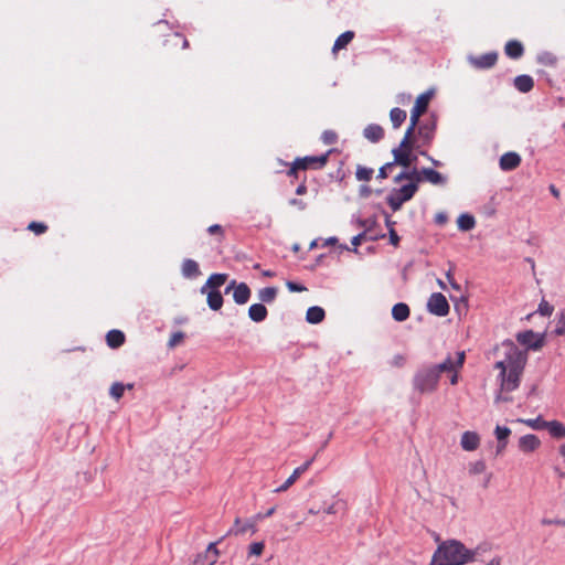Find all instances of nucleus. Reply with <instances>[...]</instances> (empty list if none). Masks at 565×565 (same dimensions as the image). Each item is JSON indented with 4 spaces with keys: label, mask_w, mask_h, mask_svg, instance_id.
Returning a JSON list of instances; mask_svg holds the SVG:
<instances>
[{
    "label": "nucleus",
    "mask_w": 565,
    "mask_h": 565,
    "mask_svg": "<svg viewBox=\"0 0 565 565\" xmlns=\"http://www.w3.org/2000/svg\"><path fill=\"white\" fill-rule=\"evenodd\" d=\"M501 359L494 364L499 371L498 380L500 383V393L495 402H509L510 398L503 393L515 391L521 383V376L527 363V351L521 350L511 340L503 341L498 348Z\"/></svg>",
    "instance_id": "nucleus-1"
},
{
    "label": "nucleus",
    "mask_w": 565,
    "mask_h": 565,
    "mask_svg": "<svg viewBox=\"0 0 565 565\" xmlns=\"http://www.w3.org/2000/svg\"><path fill=\"white\" fill-rule=\"evenodd\" d=\"M487 550L486 545H479L475 550H469L460 541L447 540L438 545L433 554V558L441 565H465L476 561Z\"/></svg>",
    "instance_id": "nucleus-2"
},
{
    "label": "nucleus",
    "mask_w": 565,
    "mask_h": 565,
    "mask_svg": "<svg viewBox=\"0 0 565 565\" xmlns=\"http://www.w3.org/2000/svg\"><path fill=\"white\" fill-rule=\"evenodd\" d=\"M438 370L426 365L417 370L413 377V387L420 394H429L437 390L439 382Z\"/></svg>",
    "instance_id": "nucleus-3"
},
{
    "label": "nucleus",
    "mask_w": 565,
    "mask_h": 565,
    "mask_svg": "<svg viewBox=\"0 0 565 565\" xmlns=\"http://www.w3.org/2000/svg\"><path fill=\"white\" fill-rule=\"evenodd\" d=\"M416 182H408L401 188L393 189L386 198V202L390 207L396 212L401 210L403 204L409 201L417 192Z\"/></svg>",
    "instance_id": "nucleus-4"
},
{
    "label": "nucleus",
    "mask_w": 565,
    "mask_h": 565,
    "mask_svg": "<svg viewBox=\"0 0 565 565\" xmlns=\"http://www.w3.org/2000/svg\"><path fill=\"white\" fill-rule=\"evenodd\" d=\"M419 146H415L414 139H408L406 145L403 146V140L401 141L397 148H394L392 153L394 156V164H399L404 168H409L417 159L416 156L412 154L414 148H418Z\"/></svg>",
    "instance_id": "nucleus-5"
},
{
    "label": "nucleus",
    "mask_w": 565,
    "mask_h": 565,
    "mask_svg": "<svg viewBox=\"0 0 565 565\" xmlns=\"http://www.w3.org/2000/svg\"><path fill=\"white\" fill-rule=\"evenodd\" d=\"M427 309L435 316L445 317L449 312V305L443 294L434 292L427 301Z\"/></svg>",
    "instance_id": "nucleus-6"
},
{
    "label": "nucleus",
    "mask_w": 565,
    "mask_h": 565,
    "mask_svg": "<svg viewBox=\"0 0 565 565\" xmlns=\"http://www.w3.org/2000/svg\"><path fill=\"white\" fill-rule=\"evenodd\" d=\"M516 340L520 344L534 351L540 350L544 343V337L542 334L535 333L532 330L519 332L516 334Z\"/></svg>",
    "instance_id": "nucleus-7"
},
{
    "label": "nucleus",
    "mask_w": 565,
    "mask_h": 565,
    "mask_svg": "<svg viewBox=\"0 0 565 565\" xmlns=\"http://www.w3.org/2000/svg\"><path fill=\"white\" fill-rule=\"evenodd\" d=\"M465 352L460 351L456 353V356H447L445 361L439 364L431 365L435 370H438V374L440 375L443 372H451L456 370H460L465 363Z\"/></svg>",
    "instance_id": "nucleus-8"
},
{
    "label": "nucleus",
    "mask_w": 565,
    "mask_h": 565,
    "mask_svg": "<svg viewBox=\"0 0 565 565\" xmlns=\"http://www.w3.org/2000/svg\"><path fill=\"white\" fill-rule=\"evenodd\" d=\"M231 290H233V299L237 305H245L250 298V289L245 282L237 284L235 280H232L225 288V294H228Z\"/></svg>",
    "instance_id": "nucleus-9"
},
{
    "label": "nucleus",
    "mask_w": 565,
    "mask_h": 565,
    "mask_svg": "<svg viewBox=\"0 0 565 565\" xmlns=\"http://www.w3.org/2000/svg\"><path fill=\"white\" fill-rule=\"evenodd\" d=\"M328 156H329V152L321 154V156H311V157H305L302 159H297L294 162L291 172H294L295 170H298V169L305 170L309 167L322 168L326 166V163L328 161Z\"/></svg>",
    "instance_id": "nucleus-10"
},
{
    "label": "nucleus",
    "mask_w": 565,
    "mask_h": 565,
    "mask_svg": "<svg viewBox=\"0 0 565 565\" xmlns=\"http://www.w3.org/2000/svg\"><path fill=\"white\" fill-rule=\"evenodd\" d=\"M436 121L434 118L423 121L417 128L418 138L422 140V146H428L435 136Z\"/></svg>",
    "instance_id": "nucleus-11"
},
{
    "label": "nucleus",
    "mask_w": 565,
    "mask_h": 565,
    "mask_svg": "<svg viewBox=\"0 0 565 565\" xmlns=\"http://www.w3.org/2000/svg\"><path fill=\"white\" fill-rule=\"evenodd\" d=\"M541 447V440L536 435L526 434L519 438L518 449L523 454H531Z\"/></svg>",
    "instance_id": "nucleus-12"
},
{
    "label": "nucleus",
    "mask_w": 565,
    "mask_h": 565,
    "mask_svg": "<svg viewBox=\"0 0 565 565\" xmlns=\"http://www.w3.org/2000/svg\"><path fill=\"white\" fill-rule=\"evenodd\" d=\"M312 462H313V458L309 459L303 465L297 467L294 470V472L286 479V481L281 486L276 488L274 491L276 493H281V492L287 491L298 480V478L309 469V467L311 466Z\"/></svg>",
    "instance_id": "nucleus-13"
},
{
    "label": "nucleus",
    "mask_w": 565,
    "mask_h": 565,
    "mask_svg": "<svg viewBox=\"0 0 565 565\" xmlns=\"http://www.w3.org/2000/svg\"><path fill=\"white\" fill-rule=\"evenodd\" d=\"M498 58V54L495 52H489L480 56H469V63L476 68H490L492 67Z\"/></svg>",
    "instance_id": "nucleus-14"
},
{
    "label": "nucleus",
    "mask_w": 565,
    "mask_h": 565,
    "mask_svg": "<svg viewBox=\"0 0 565 565\" xmlns=\"http://www.w3.org/2000/svg\"><path fill=\"white\" fill-rule=\"evenodd\" d=\"M511 429L507 426H501V425H497L495 428H494V437L497 439V448H495V451H497V455H501L507 446H508V443H509V437L511 436Z\"/></svg>",
    "instance_id": "nucleus-15"
},
{
    "label": "nucleus",
    "mask_w": 565,
    "mask_h": 565,
    "mask_svg": "<svg viewBox=\"0 0 565 565\" xmlns=\"http://www.w3.org/2000/svg\"><path fill=\"white\" fill-rule=\"evenodd\" d=\"M460 446L466 451H475L480 446V436L476 431L467 430L461 435Z\"/></svg>",
    "instance_id": "nucleus-16"
},
{
    "label": "nucleus",
    "mask_w": 565,
    "mask_h": 565,
    "mask_svg": "<svg viewBox=\"0 0 565 565\" xmlns=\"http://www.w3.org/2000/svg\"><path fill=\"white\" fill-rule=\"evenodd\" d=\"M521 163V157L516 152H507L500 158V168L503 171L516 169Z\"/></svg>",
    "instance_id": "nucleus-17"
},
{
    "label": "nucleus",
    "mask_w": 565,
    "mask_h": 565,
    "mask_svg": "<svg viewBox=\"0 0 565 565\" xmlns=\"http://www.w3.org/2000/svg\"><path fill=\"white\" fill-rule=\"evenodd\" d=\"M227 279L226 274H213L209 277L205 285L201 287V292L205 294L209 290H218Z\"/></svg>",
    "instance_id": "nucleus-18"
},
{
    "label": "nucleus",
    "mask_w": 565,
    "mask_h": 565,
    "mask_svg": "<svg viewBox=\"0 0 565 565\" xmlns=\"http://www.w3.org/2000/svg\"><path fill=\"white\" fill-rule=\"evenodd\" d=\"M403 180H407L408 182H416V185L418 186V184L423 181L422 170H417L416 168L412 170H404L394 178L395 183H398Z\"/></svg>",
    "instance_id": "nucleus-19"
},
{
    "label": "nucleus",
    "mask_w": 565,
    "mask_h": 565,
    "mask_svg": "<svg viewBox=\"0 0 565 565\" xmlns=\"http://www.w3.org/2000/svg\"><path fill=\"white\" fill-rule=\"evenodd\" d=\"M423 181H427L434 185H440L446 183V178L438 171L431 168H423Z\"/></svg>",
    "instance_id": "nucleus-20"
},
{
    "label": "nucleus",
    "mask_w": 565,
    "mask_h": 565,
    "mask_svg": "<svg viewBox=\"0 0 565 565\" xmlns=\"http://www.w3.org/2000/svg\"><path fill=\"white\" fill-rule=\"evenodd\" d=\"M363 136L371 142H377L384 137V130L380 125L371 124L364 128Z\"/></svg>",
    "instance_id": "nucleus-21"
},
{
    "label": "nucleus",
    "mask_w": 565,
    "mask_h": 565,
    "mask_svg": "<svg viewBox=\"0 0 565 565\" xmlns=\"http://www.w3.org/2000/svg\"><path fill=\"white\" fill-rule=\"evenodd\" d=\"M431 97H433V92H430V90L420 94L416 98L415 105L413 106L412 110L423 115L427 110Z\"/></svg>",
    "instance_id": "nucleus-22"
},
{
    "label": "nucleus",
    "mask_w": 565,
    "mask_h": 565,
    "mask_svg": "<svg viewBox=\"0 0 565 565\" xmlns=\"http://www.w3.org/2000/svg\"><path fill=\"white\" fill-rule=\"evenodd\" d=\"M420 116H422V114L411 110L409 126L406 129L405 135L403 137V146L406 145L408 139H414L415 129L418 128V126L420 125L419 124Z\"/></svg>",
    "instance_id": "nucleus-23"
},
{
    "label": "nucleus",
    "mask_w": 565,
    "mask_h": 565,
    "mask_svg": "<svg viewBox=\"0 0 565 565\" xmlns=\"http://www.w3.org/2000/svg\"><path fill=\"white\" fill-rule=\"evenodd\" d=\"M267 313V309L263 303H254L248 309V317L255 322L264 321Z\"/></svg>",
    "instance_id": "nucleus-24"
},
{
    "label": "nucleus",
    "mask_w": 565,
    "mask_h": 565,
    "mask_svg": "<svg viewBox=\"0 0 565 565\" xmlns=\"http://www.w3.org/2000/svg\"><path fill=\"white\" fill-rule=\"evenodd\" d=\"M250 531L252 533L256 532L255 522L248 521L244 524H241V520L237 518L235 520L234 526L228 531V534L239 535Z\"/></svg>",
    "instance_id": "nucleus-25"
},
{
    "label": "nucleus",
    "mask_w": 565,
    "mask_h": 565,
    "mask_svg": "<svg viewBox=\"0 0 565 565\" xmlns=\"http://www.w3.org/2000/svg\"><path fill=\"white\" fill-rule=\"evenodd\" d=\"M205 294L210 309L220 310L223 306V296L220 290H209Z\"/></svg>",
    "instance_id": "nucleus-26"
},
{
    "label": "nucleus",
    "mask_w": 565,
    "mask_h": 565,
    "mask_svg": "<svg viewBox=\"0 0 565 565\" xmlns=\"http://www.w3.org/2000/svg\"><path fill=\"white\" fill-rule=\"evenodd\" d=\"M514 86L521 93H527L533 88L534 82L533 78L529 75H519L514 79Z\"/></svg>",
    "instance_id": "nucleus-27"
},
{
    "label": "nucleus",
    "mask_w": 565,
    "mask_h": 565,
    "mask_svg": "<svg viewBox=\"0 0 565 565\" xmlns=\"http://www.w3.org/2000/svg\"><path fill=\"white\" fill-rule=\"evenodd\" d=\"M392 317L394 320L402 322L409 317V308L404 302H398L392 308Z\"/></svg>",
    "instance_id": "nucleus-28"
},
{
    "label": "nucleus",
    "mask_w": 565,
    "mask_h": 565,
    "mask_svg": "<svg viewBox=\"0 0 565 565\" xmlns=\"http://www.w3.org/2000/svg\"><path fill=\"white\" fill-rule=\"evenodd\" d=\"M324 319V310L321 307L313 306L307 310L306 320L309 323H320Z\"/></svg>",
    "instance_id": "nucleus-29"
},
{
    "label": "nucleus",
    "mask_w": 565,
    "mask_h": 565,
    "mask_svg": "<svg viewBox=\"0 0 565 565\" xmlns=\"http://www.w3.org/2000/svg\"><path fill=\"white\" fill-rule=\"evenodd\" d=\"M545 429L555 438H565V425L558 420L546 422Z\"/></svg>",
    "instance_id": "nucleus-30"
},
{
    "label": "nucleus",
    "mask_w": 565,
    "mask_h": 565,
    "mask_svg": "<svg viewBox=\"0 0 565 565\" xmlns=\"http://www.w3.org/2000/svg\"><path fill=\"white\" fill-rule=\"evenodd\" d=\"M182 275L186 278H193L200 275L199 265L193 259H185L182 264Z\"/></svg>",
    "instance_id": "nucleus-31"
},
{
    "label": "nucleus",
    "mask_w": 565,
    "mask_h": 565,
    "mask_svg": "<svg viewBox=\"0 0 565 565\" xmlns=\"http://www.w3.org/2000/svg\"><path fill=\"white\" fill-rule=\"evenodd\" d=\"M106 341L110 348H119L125 342V334L119 330H110L106 335Z\"/></svg>",
    "instance_id": "nucleus-32"
},
{
    "label": "nucleus",
    "mask_w": 565,
    "mask_h": 565,
    "mask_svg": "<svg viewBox=\"0 0 565 565\" xmlns=\"http://www.w3.org/2000/svg\"><path fill=\"white\" fill-rule=\"evenodd\" d=\"M406 116H407L406 111L398 107L391 109L390 119H391L393 128L394 129L399 128L401 125L405 121Z\"/></svg>",
    "instance_id": "nucleus-33"
},
{
    "label": "nucleus",
    "mask_w": 565,
    "mask_h": 565,
    "mask_svg": "<svg viewBox=\"0 0 565 565\" xmlns=\"http://www.w3.org/2000/svg\"><path fill=\"white\" fill-rule=\"evenodd\" d=\"M505 54L511 58H519L523 54V46L518 41H509L505 45Z\"/></svg>",
    "instance_id": "nucleus-34"
},
{
    "label": "nucleus",
    "mask_w": 565,
    "mask_h": 565,
    "mask_svg": "<svg viewBox=\"0 0 565 565\" xmlns=\"http://www.w3.org/2000/svg\"><path fill=\"white\" fill-rule=\"evenodd\" d=\"M457 225L461 231H470L475 227L476 221L475 217L470 214H461L457 218Z\"/></svg>",
    "instance_id": "nucleus-35"
},
{
    "label": "nucleus",
    "mask_w": 565,
    "mask_h": 565,
    "mask_svg": "<svg viewBox=\"0 0 565 565\" xmlns=\"http://www.w3.org/2000/svg\"><path fill=\"white\" fill-rule=\"evenodd\" d=\"M354 38V33L352 31H345L335 40L333 44V52L344 49Z\"/></svg>",
    "instance_id": "nucleus-36"
},
{
    "label": "nucleus",
    "mask_w": 565,
    "mask_h": 565,
    "mask_svg": "<svg viewBox=\"0 0 565 565\" xmlns=\"http://www.w3.org/2000/svg\"><path fill=\"white\" fill-rule=\"evenodd\" d=\"M516 422L524 424L527 427L535 429V430L545 429V427H546V420H543L541 416H537L536 418H530V419L518 418Z\"/></svg>",
    "instance_id": "nucleus-37"
},
{
    "label": "nucleus",
    "mask_w": 565,
    "mask_h": 565,
    "mask_svg": "<svg viewBox=\"0 0 565 565\" xmlns=\"http://www.w3.org/2000/svg\"><path fill=\"white\" fill-rule=\"evenodd\" d=\"M277 289L275 287H266L258 291V299L263 302L270 303L276 299Z\"/></svg>",
    "instance_id": "nucleus-38"
},
{
    "label": "nucleus",
    "mask_w": 565,
    "mask_h": 565,
    "mask_svg": "<svg viewBox=\"0 0 565 565\" xmlns=\"http://www.w3.org/2000/svg\"><path fill=\"white\" fill-rule=\"evenodd\" d=\"M126 388L131 390L132 388V384L124 385V384H121L119 382H116V383H114L110 386L109 394L115 399H119L124 395V392H125Z\"/></svg>",
    "instance_id": "nucleus-39"
},
{
    "label": "nucleus",
    "mask_w": 565,
    "mask_h": 565,
    "mask_svg": "<svg viewBox=\"0 0 565 565\" xmlns=\"http://www.w3.org/2000/svg\"><path fill=\"white\" fill-rule=\"evenodd\" d=\"M373 172L374 171L371 168L358 166L355 175H356V179L360 181H370L373 175Z\"/></svg>",
    "instance_id": "nucleus-40"
},
{
    "label": "nucleus",
    "mask_w": 565,
    "mask_h": 565,
    "mask_svg": "<svg viewBox=\"0 0 565 565\" xmlns=\"http://www.w3.org/2000/svg\"><path fill=\"white\" fill-rule=\"evenodd\" d=\"M486 462L483 460H477L469 463L468 470L470 475H481L486 471Z\"/></svg>",
    "instance_id": "nucleus-41"
},
{
    "label": "nucleus",
    "mask_w": 565,
    "mask_h": 565,
    "mask_svg": "<svg viewBox=\"0 0 565 565\" xmlns=\"http://www.w3.org/2000/svg\"><path fill=\"white\" fill-rule=\"evenodd\" d=\"M345 509V502L341 499L333 501L329 507L324 509L327 514H337L339 511Z\"/></svg>",
    "instance_id": "nucleus-42"
},
{
    "label": "nucleus",
    "mask_w": 565,
    "mask_h": 565,
    "mask_svg": "<svg viewBox=\"0 0 565 565\" xmlns=\"http://www.w3.org/2000/svg\"><path fill=\"white\" fill-rule=\"evenodd\" d=\"M554 332L557 335H563L565 333V312H561L557 316V320H556Z\"/></svg>",
    "instance_id": "nucleus-43"
},
{
    "label": "nucleus",
    "mask_w": 565,
    "mask_h": 565,
    "mask_svg": "<svg viewBox=\"0 0 565 565\" xmlns=\"http://www.w3.org/2000/svg\"><path fill=\"white\" fill-rule=\"evenodd\" d=\"M264 543L263 542H255L249 545V555L259 556L262 555L264 551Z\"/></svg>",
    "instance_id": "nucleus-44"
},
{
    "label": "nucleus",
    "mask_w": 565,
    "mask_h": 565,
    "mask_svg": "<svg viewBox=\"0 0 565 565\" xmlns=\"http://www.w3.org/2000/svg\"><path fill=\"white\" fill-rule=\"evenodd\" d=\"M28 228L32 232H34L35 234H42L46 231V225L43 224V223H38V222H31L28 226Z\"/></svg>",
    "instance_id": "nucleus-45"
},
{
    "label": "nucleus",
    "mask_w": 565,
    "mask_h": 565,
    "mask_svg": "<svg viewBox=\"0 0 565 565\" xmlns=\"http://www.w3.org/2000/svg\"><path fill=\"white\" fill-rule=\"evenodd\" d=\"M322 140L327 145H332L337 141V134L332 130H326L322 134Z\"/></svg>",
    "instance_id": "nucleus-46"
},
{
    "label": "nucleus",
    "mask_w": 565,
    "mask_h": 565,
    "mask_svg": "<svg viewBox=\"0 0 565 565\" xmlns=\"http://www.w3.org/2000/svg\"><path fill=\"white\" fill-rule=\"evenodd\" d=\"M286 287L291 292H302V291L307 290V288L305 286L299 285V284L294 282V281H287L286 282Z\"/></svg>",
    "instance_id": "nucleus-47"
},
{
    "label": "nucleus",
    "mask_w": 565,
    "mask_h": 565,
    "mask_svg": "<svg viewBox=\"0 0 565 565\" xmlns=\"http://www.w3.org/2000/svg\"><path fill=\"white\" fill-rule=\"evenodd\" d=\"M553 311V307L546 302V301H542L539 306V312L542 315V316H550Z\"/></svg>",
    "instance_id": "nucleus-48"
},
{
    "label": "nucleus",
    "mask_w": 565,
    "mask_h": 565,
    "mask_svg": "<svg viewBox=\"0 0 565 565\" xmlns=\"http://www.w3.org/2000/svg\"><path fill=\"white\" fill-rule=\"evenodd\" d=\"M393 167H394V163H392V162L384 164L383 167L380 168L377 177L381 179H386Z\"/></svg>",
    "instance_id": "nucleus-49"
},
{
    "label": "nucleus",
    "mask_w": 565,
    "mask_h": 565,
    "mask_svg": "<svg viewBox=\"0 0 565 565\" xmlns=\"http://www.w3.org/2000/svg\"><path fill=\"white\" fill-rule=\"evenodd\" d=\"M183 340V333L182 332H175L171 335L169 340V347L173 348L178 345Z\"/></svg>",
    "instance_id": "nucleus-50"
},
{
    "label": "nucleus",
    "mask_w": 565,
    "mask_h": 565,
    "mask_svg": "<svg viewBox=\"0 0 565 565\" xmlns=\"http://www.w3.org/2000/svg\"><path fill=\"white\" fill-rule=\"evenodd\" d=\"M289 204L297 206L299 210H303L306 207V203L302 200L298 199H291L289 201Z\"/></svg>",
    "instance_id": "nucleus-51"
},
{
    "label": "nucleus",
    "mask_w": 565,
    "mask_h": 565,
    "mask_svg": "<svg viewBox=\"0 0 565 565\" xmlns=\"http://www.w3.org/2000/svg\"><path fill=\"white\" fill-rule=\"evenodd\" d=\"M390 241L394 246H396L399 242V237L394 230L390 232Z\"/></svg>",
    "instance_id": "nucleus-52"
},
{
    "label": "nucleus",
    "mask_w": 565,
    "mask_h": 565,
    "mask_svg": "<svg viewBox=\"0 0 565 565\" xmlns=\"http://www.w3.org/2000/svg\"><path fill=\"white\" fill-rule=\"evenodd\" d=\"M450 373H451L450 384L451 385H456L458 383V380H459V370L451 371Z\"/></svg>",
    "instance_id": "nucleus-53"
},
{
    "label": "nucleus",
    "mask_w": 565,
    "mask_h": 565,
    "mask_svg": "<svg viewBox=\"0 0 565 565\" xmlns=\"http://www.w3.org/2000/svg\"><path fill=\"white\" fill-rule=\"evenodd\" d=\"M556 522H559V519H543L542 524L544 525H556Z\"/></svg>",
    "instance_id": "nucleus-54"
},
{
    "label": "nucleus",
    "mask_w": 565,
    "mask_h": 565,
    "mask_svg": "<svg viewBox=\"0 0 565 565\" xmlns=\"http://www.w3.org/2000/svg\"><path fill=\"white\" fill-rule=\"evenodd\" d=\"M548 189L554 198H559V191L554 184H551Z\"/></svg>",
    "instance_id": "nucleus-55"
},
{
    "label": "nucleus",
    "mask_w": 565,
    "mask_h": 565,
    "mask_svg": "<svg viewBox=\"0 0 565 565\" xmlns=\"http://www.w3.org/2000/svg\"><path fill=\"white\" fill-rule=\"evenodd\" d=\"M446 221H447V216L445 214L440 213V214L436 215V222L438 224H444V223H446Z\"/></svg>",
    "instance_id": "nucleus-56"
},
{
    "label": "nucleus",
    "mask_w": 565,
    "mask_h": 565,
    "mask_svg": "<svg viewBox=\"0 0 565 565\" xmlns=\"http://www.w3.org/2000/svg\"><path fill=\"white\" fill-rule=\"evenodd\" d=\"M207 231H209L210 234H215V233H218L221 231V226L216 225V224L215 225H211Z\"/></svg>",
    "instance_id": "nucleus-57"
},
{
    "label": "nucleus",
    "mask_w": 565,
    "mask_h": 565,
    "mask_svg": "<svg viewBox=\"0 0 565 565\" xmlns=\"http://www.w3.org/2000/svg\"><path fill=\"white\" fill-rule=\"evenodd\" d=\"M361 239H362V235H356L352 238L351 243L354 245V246H359L361 244Z\"/></svg>",
    "instance_id": "nucleus-58"
},
{
    "label": "nucleus",
    "mask_w": 565,
    "mask_h": 565,
    "mask_svg": "<svg viewBox=\"0 0 565 565\" xmlns=\"http://www.w3.org/2000/svg\"><path fill=\"white\" fill-rule=\"evenodd\" d=\"M306 191H307L306 185L300 184V185L297 188L296 193H297L298 195H302V194H305V193H306Z\"/></svg>",
    "instance_id": "nucleus-59"
},
{
    "label": "nucleus",
    "mask_w": 565,
    "mask_h": 565,
    "mask_svg": "<svg viewBox=\"0 0 565 565\" xmlns=\"http://www.w3.org/2000/svg\"><path fill=\"white\" fill-rule=\"evenodd\" d=\"M420 154H422V156H424V157H426V158H428V159L433 162V164H434V166H439V164H440V162H439V161H437V160L433 159L431 157H429V156L427 154V152H425V151H420Z\"/></svg>",
    "instance_id": "nucleus-60"
},
{
    "label": "nucleus",
    "mask_w": 565,
    "mask_h": 565,
    "mask_svg": "<svg viewBox=\"0 0 565 565\" xmlns=\"http://www.w3.org/2000/svg\"><path fill=\"white\" fill-rule=\"evenodd\" d=\"M338 242L337 237H329L326 239L324 245L330 246L334 245Z\"/></svg>",
    "instance_id": "nucleus-61"
},
{
    "label": "nucleus",
    "mask_w": 565,
    "mask_h": 565,
    "mask_svg": "<svg viewBox=\"0 0 565 565\" xmlns=\"http://www.w3.org/2000/svg\"><path fill=\"white\" fill-rule=\"evenodd\" d=\"M559 454L565 458V443L559 446Z\"/></svg>",
    "instance_id": "nucleus-62"
},
{
    "label": "nucleus",
    "mask_w": 565,
    "mask_h": 565,
    "mask_svg": "<svg viewBox=\"0 0 565 565\" xmlns=\"http://www.w3.org/2000/svg\"><path fill=\"white\" fill-rule=\"evenodd\" d=\"M274 512H275V508H270V509H269V510L264 514V516H265V518L271 516V515L274 514Z\"/></svg>",
    "instance_id": "nucleus-63"
},
{
    "label": "nucleus",
    "mask_w": 565,
    "mask_h": 565,
    "mask_svg": "<svg viewBox=\"0 0 565 565\" xmlns=\"http://www.w3.org/2000/svg\"><path fill=\"white\" fill-rule=\"evenodd\" d=\"M488 565H500V559L493 558Z\"/></svg>",
    "instance_id": "nucleus-64"
}]
</instances>
